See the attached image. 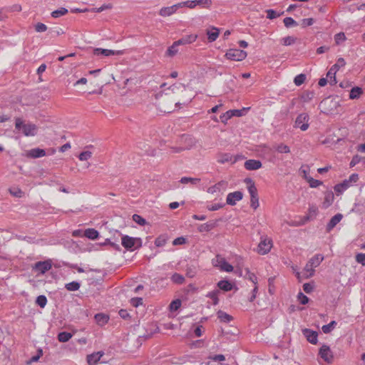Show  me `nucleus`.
Listing matches in <instances>:
<instances>
[{
  "instance_id": "nucleus-1",
  "label": "nucleus",
  "mask_w": 365,
  "mask_h": 365,
  "mask_svg": "<svg viewBox=\"0 0 365 365\" xmlns=\"http://www.w3.org/2000/svg\"><path fill=\"white\" fill-rule=\"evenodd\" d=\"M195 95L182 83H175L166 90L156 94L157 99H161V109L170 113L173 107H179L189 103Z\"/></svg>"
},
{
  "instance_id": "nucleus-2",
  "label": "nucleus",
  "mask_w": 365,
  "mask_h": 365,
  "mask_svg": "<svg viewBox=\"0 0 365 365\" xmlns=\"http://www.w3.org/2000/svg\"><path fill=\"white\" fill-rule=\"evenodd\" d=\"M15 129L21 132L24 136L34 137L38 133V126L32 123L26 122L22 118L16 117L14 119Z\"/></svg>"
},
{
  "instance_id": "nucleus-3",
  "label": "nucleus",
  "mask_w": 365,
  "mask_h": 365,
  "mask_svg": "<svg viewBox=\"0 0 365 365\" xmlns=\"http://www.w3.org/2000/svg\"><path fill=\"white\" fill-rule=\"evenodd\" d=\"M245 182L249 185L248 191L250 195V206L254 210H257L259 205L257 189L255 182L250 178H247Z\"/></svg>"
},
{
  "instance_id": "nucleus-4",
  "label": "nucleus",
  "mask_w": 365,
  "mask_h": 365,
  "mask_svg": "<svg viewBox=\"0 0 365 365\" xmlns=\"http://www.w3.org/2000/svg\"><path fill=\"white\" fill-rule=\"evenodd\" d=\"M121 243L125 249H130L133 247L135 249H139L142 245L140 238L132 237L128 235L122 237Z\"/></svg>"
},
{
  "instance_id": "nucleus-5",
  "label": "nucleus",
  "mask_w": 365,
  "mask_h": 365,
  "mask_svg": "<svg viewBox=\"0 0 365 365\" xmlns=\"http://www.w3.org/2000/svg\"><path fill=\"white\" fill-rule=\"evenodd\" d=\"M358 180L359 175L357 174H352L349 179L344 180L341 183L336 185L334 190L338 194H341Z\"/></svg>"
},
{
  "instance_id": "nucleus-6",
  "label": "nucleus",
  "mask_w": 365,
  "mask_h": 365,
  "mask_svg": "<svg viewBox=\"0 0 365 365\" xmlns=\"http://www.w3.org/2000/svg\"><path fill=\"white\" fill-rule=\"evenodd\" d=\"M247 52L240 49H229L226 53L225 57L227 59L232 61H242L247 57Z\"/></svg>"
},
{
  "instance_id": "nucleus-7",
  "label": "nucleus",
  "mask_w": 365,
  "mask_h": 365,
  "mask_svg": "<svg viewBox=\"0 0 365 365\" xmlns=\"http://www.w3.org/2000/svg\"><path fill=\"white\" fill-rule=\"evenodd\" d=\"M212 263L215 267H219L222 271L230 272L233 270V267L230 264L224 257L219 255L212 260Z\"/></svg>"
},
{
  "instance_id": "nucleus-8",
  "label": "nucleus",
  "mask_w": 365,
  "mask_h": 365,
  "mask_svg": "<svg viewBox=\"0 0 365 365\" xmlns=\"http://www.w3.org/2000/svg\"><path fill=\"white\" fill-rule=\"evenodd\" d=\"M309 117L308 114L303 113L299 114L295 120L294 127L299 128L302 130L305 131L309 128Z\"/></svg>"
},
{
  "instance_id": "nucleus-9",
  "label": "nucleus",
  "mask_w": 365,
  "mask_h": 365,
  "mask_svg": "<svg viewBox=\"0 0 365 365\" xmlns=\"http://www.w3.org/2000/svg\"><path fill=\"white\" fill-rule=\"evenodd\" d=\"M52 267V262L51 259L45 261H39L34 264L33 269L38 271L40 274H43Z\"/></svg>"
},
{
  "instance_id": "nucleus-10",
  "label": "nucleus",
  "mask_w": 365,
  "mask_h": 365,
  "mask_svg": "<svg viewBox=\"0 0 365 365\" xmlns=\"http://www.w3.org/2000/svg\"><path fill=\"white\" fill-rule=\"evenodd\" d=\"M246 109L247 108H244L241 110H230L220 116V120L224 124H226L227 120L232 116H242L243 111Z\"/></svg>"
},
{
  "instance_id": "nucleus-11",
  "label": "nucleus",
  "mask_w": 365,
  "mask_h": 365,
  "mask_svg": "<svg viewBox=\"0 0 365 365\" xmlns=\"http://www.w3.org/2000/svg\"><path fill=\"white\" fill-rule=\"evenodd\" d=\"M124 53V51L120 50V51H115V50H110V49H106V48H96L93 49V54L95 56H99L103 55L105 56H110L113 55L120 56Z\"/></svg>"
},
{
  "instance_id": "nucleus-12",
  "label": "nucleus",
  "mask_w": 365,
  "mask_h": 365,
  "mask_svg": "<svg viewBox=\"0 0 365 365\" xmlns=\"http://www.w3.org/2000/svg\"><path fill=\"white\" fill-rule=\"evenodd\" d=\"M227 187V182L221 180L216 183L215 185L210 187L207 189V192L210 194L223 193Z\"/></svg>"
},
{
  "instance_id": "nucleus-13",
  "label": "nucleus",
  "mask_w": 365,
  "mask_h": 365,
  "mask_svg": "<svg viewBox=\"0 0 365 365\" xmlns=\"http://www.w3.org/2000/svg\"><path fill=\"white\" fill-rule=\"evenodd\" d=\"M319 354L327 363H330L333 359L332 352L327 345H322L319 349Z\"/></svg>"
},
{
  "instance_id": "nucleus-14",
  "label": "nucleus",
  "mask_w": 365,
  "mask_h": 365,
  "mask_svg": "<svg viewBox=\"0 0 365 365\" xmlns=\"http://www.w3.org/2000/svg\"><path fill=\"white\" fill-rule=\"evenodd\" d=\"M178 9H180V4H179V3L171 6L163 7L159 11V15L162 17L170 16L176 13Z\"/></svg>"
},
{
  "instance_id": "nucleus-15",
  "label": "nucleus",
  "mask_w": 365,
  "mask_h": 365,
  "mask_svg": "<svg viewBox=\"0 0 365 365\" xmlns=\"http://www.w3.org/2000/svg\"><path fill=\"white\" fill-rule=\"evenodd\" d=\"M243 194L240 191H235L227 195L226 202L230 205H235L237 201L242 199Z\"/></svg>"
},
{
  "instance_id": "nucleus-16",
  "label": "nucleus",
  "mask_w": 365,
  "mask_h": 365,
  "mask_svg": "<svg viewBox=\"0 0 365 365\" xmlns=\"http://www.w3.org/2000/svg\"><path fill=\"white\" fill-rule=\"evenodd\" d=\"M302 334L307 340L312 344L317 343L318 333L309 329H302Z\"/></svg>"
},
{
  "instance_id": "nucleus-17",
  "label": "nucleus",
  "mask_w": 365,
  "mask_h": 365,
  "mask_svg": "<svg viewBox=\"0 0 365 365\" xmlns=\"http://www.w3.org/2000/svg\"><path fill=\"white\" fill-rule=\"evenodd\" d=\"M197 37L198 36L197 34H189L176 41L175 44H178V46L190 44L195 42Z\"/></svg>"
},
{
  "instance_id": "nucleus-18",
  "label": "nucleus",
  "mask_w": 365,
  "mask_h": 365,
  "mask_svg": "<svg viewBox=\"0 0 365 365\" xmlns=\"http://www.w3.org/2000/svg\"><path fill=\"white\" fill-rule=\"evenodd\" d=\"M46 155V151L41 148H34L26 153V156L29 158H38Z\"/></svg>"
},
{
  "instance_id": "nucleus-19",
  "label": "nucleus",
  "mask_w": 365,
  "mask_h": 365,
  "mask_svg": "<svg viewBox=\"0 0 365 365\" xmlns=\"http://www.w3.org/2000/svg\"><path fill=\"white\" fill-rule=\"evenodd\" d=\"M334 195L331 190H327L324 192V201L322 207L324 209L328 208L334 202Z\"/></svg>"
},
{
  "instance_id": "nucleus-20",
  "label": "nucleus",
  "mask_w": 365,
  "mask_h": 365,
  "mask_svg": "<svg viewBox=\"0 0 365 365\" xmlns=\"http://www.w3.org/2000/svg\"><path fill=\"white\" fill-rule=\"evenodd\" d=\"M262 167V163L257 160H248L245 163V168L248 170H258Z\"/></svg>"
},
{
  "instance_id": "nucleus-21",
  "label": "nucleus",
  "mask_w": 365,
  "mask_h": 365,
  "mask_svg": "<svg viewBox=\"0 0 365 365\" xmlns=\"http://www.w3.org/2000/svg\"><path fill=\"white\" fill-rule=\"evenodd\" d=\"M104 353L103 351H98L96 353H93L87 356V362L89 365H95L98 361H100L101 356Z\"/></svg>"
},
{
  "instance_id": "nucleus-22",
  "label": "nucleus",
  "mask_w": 365,
  "mask_h": 365,
  "mask_svg": "<svg viewBox=\"0 0 365 365\" xmlns=\"http://www.w3.org/2000/svg\"><path fill=\"white\" fill-rule=\"evenodd\" d=\"M259 251H270L272 248V240L269 238H264L258 245Z\"/></svg>"
},
{
  "instance_id": "nucleus-23",
  "label": "nucleus",
  "mask_w": 365,
  "mask_h": 365,
  "mask_svg": "<svg viewBox=\"0 0 365 365\" xmlns=\"http://www.w3.org/2000/svg\"><path fill=\"white\" fill-rule=\"evenodd\" d=\"M342 217L343 215L340 213L332 217L327 225V230L330 231L332 230L341 220Z\"/></svg>"
},
{
  "instance_id": "nucleus-24",
  "label": "nucleus",
  "mask_w": 365,
  "mask_h": 365,
  "mask_svg": "<svg viewBox=\"0 0 365 365\" xmlns=\"http://www.w3.org/2000/svg\"><path fill=\"white\" fill-rule=\"evenodd\" d=\"M190 145L187 148H183L180 146H171L169 148L170 152L171 153H180L185 150L190 149L192 146L195 145V140L194 139L190 138Z\"/></svg>"
},
{
  "instance_id": "nucleus-25",
  "label": "nucleus",
  "mask_w": 365,
  "mask_h": 365,
  "mask_svg": "<svg viewBox=\"0 0 365 365\" xmlns=\"http://www.w3.org/2000/svg\"><path fill=\"white\" fill-rule=\"evenodd\" d=\"M207 38L210 42L215 41L219 36L220 30L215 27H212L211 29H207L206 31Z\"/></svg>"
},
{
  "instance_id": "nucleus-26",
  "label": "nucleus",
  "mask_w": 365,
  "mask_h": 365,
  "mask_svg": "<svg viewBox=\"0 0 365 365\" xmlns=\"http://www.w3.org/2000/svg\"><path fill=\"white\" fill-rule=\"evenodd\" d=\"M89 148H93V146L91 145L86 147L84 150L79 153L78 158L80 161H88L89 159L92 158L93 153L91 150H87Z\"/></svg>"
},
{
  "instance_id": "nucleus-27",
  "label": "nucleus",
  "mask_w": 365,
  "mask_h": 365,
  "mask_svg": "<svg viewBox=\"0 0 365 365\" xmlns=\"http://www.w3.org/2000/svg\"><path fill=\"white\" fill-rule=\"evenodd\" d=\"M197 4H209V1H207V0L203 1L201 0H199V1L195 0V1H187L179 3V4H180V8L186 6L190 9L195 8V6L197 5H198Z\"/></svg>"
},
{
  "instance_id": "nucleus-28",
  "label": "nucleus",
  "mask_w": 365,
  "mask_h": 365,
  "mask_svg": "<svg viewBox=\"0 0 365 365\" xmlns=\"http://www.w3.org/2000/svg\"><path fill=\"white\" fill-rule=\"evenodd\" d=\"M83 236L89 240H93L99 237V232L93 228H88L83 231Z\"/></svg>"
},
{
  "instance_id": "nucleus-29",
  "label": "nucleus",
  "mask_w": 365,
  "mask_h": 365,
  "mask_svg": "<svg viewBox=\"0 0 365 365\" xmlns=\"http://www.w3.org/2000/svg\"><path fill=\"white\" fill-rule=\"evenodd\" d=\"M95 320L98 325L103 326L108 321V317L102 313L96 314L95 315Z\"/></svg>"
},
{
  "instance_id": "nucleus-30",
  "label": "nucleus",
  "mask_w": 365,
  "mask_h": 365,
  "mask_svg": "<svg viewBox=\"0 0 365 365\" xmlns=\"http://www.w3.org/2000/svg\"><path fill=\"white\" fill-rule=\"evenodd\" d=\"M217 317L222 322L227 323L232 320V317L223 311H218L217 313Z\"/></svg>"
},
{
  "instance_id": "nucleus-31",
  "label": "nucleus",
  "mask_w": 365,
  "mask_h": 365,
  "mask_svg": "<svg viewBox=\"0 0 365 365\" xmlns=\"http://www.w3.org/2000/svg\"><path fill=\"white\" fill-rule=\"evenodd\" d=\"M363 93L362 88L360 87H354L351 88L349 94L350 99H356L360 97V96Z\"/></svg>"
},
{
  "instance_id": "nucleus-32",
  "label": "nucleus",
  "mask_w": 365,
  "mask_h": 365,
  "mask_svg": "<svg viewBox=\"0 0 365 365\" xmlns=\"http://www.w3.org/2000/svg\"><path fill=\"white\" fill-rule=\"evenodd\" d=\"M274 149L279 153H289L290 148L288 145L284 143L277 144L274 146Z\"/></svg>"
},
{
  "instance_id": "nucleus-33",
  "label": "nucleus",
  "mask_w": 365,
  "mask_h": 365,
  "mask_svg": "<svg viewBox=\"0 0 365 365\" xmlns=\"http://www.w3.org/2000/svg\"><path fill=\"white\" fill-rule=\"evenodd\" d=\"M217 287L225 292L230 291L232 289V284L227 280H221L217 283Z\"/></svg>"
},
{
  "instance_id": "nucleus-34",
  "label": "nucleus",
  "mask_w": 365,
  "mask_h": 365,
  "mask_svg": "<svg viewBox=\"0 0 365 365\" xmlns=\"http://www.w3.org/2000/svg\"><path fill=\"white\" fill-rule=\"evenodd\" d=\"M324 259V256L321 254L316 255L314 257L309 259V263H311L314 267H318L320 263Z\"/></svg>"
},
{
  "instance_id": "nucleus-35",
  "label": "nucleus",
  "mask_w": 365,
  "mask_h": 365,
  "mask_svg": "<svg viewBox=\"0 0 365 365\" xmlns=\"http://www.w3.org/2000/svg\"><path fill=\"white\" fill-rule=\"evenodd\" d=\"M72 334L67 331H62L58 334V339L61 342H67L72 337Z\"/></svg>"
},
{
  "instance_id": "nucleus-36",
  "label": "nucleus",
  "mask_w": 365,
  "mask_h": 365,
  "mask_svg": "<svg viewBox=\"0 0 365 365\" xmlns=\"http://www.w3.org/2000/svg\"><path fill=\"white\" fill-rule=\"evenodd\" d=\"M314 267L311 263H309V262H308L307 263V264L304 269L306 278H308V277L314 275Z\"/></svg>"
},
{
  "instance_id": "nucleus-37",
  "label": "nucleus",
  "mask_w": 365,
  "mask_h": 365,
  "mask_svg": "<svg viewBox=\"0 0 365 365\" xmlns=\"http://www.w3.org/2000/svg\"><path fill=\"white\" fill-rule=\"evenodd\" d=\"M178 46V44H175V41L170 46L168 50L166 51V56L168 57H173L175 56L178 52V50L177 47Z\"/></svg>"
},
{
  "instance_id": "nucleus-38",
  "label": "nucleus",
  "mask_w": 365,
  "mask_h": 365,
  "mask_svg": "<svg viewBox=\"0 0 365 365\" xmlns=\"http://www.w3.org/2000/svg\"><path fill=\"white\" fill-rule=\"evenodd\" d=\"M9 193L14 197L21 198L24 196V192L19 187L9 188Z\"/></svg>"
},
{
  "instance_id": "nucleus-39",
  "label": "nucleus",
  "mask_w": 365,
  "mask_h": 365,
  "mask_svg": "<svg viewBox=\"0 0 365 365\" xmlns=\"http://www.w3.org/2000/svg\"><path fill=\"white\" fill-rule=\"evenodd\" d=\"M336 325V322L335 321H331L329 324L322 326V331L324 334H329L334 329Z\"/></svg>"
},
{
  "instance_id": "nucleus-40",
  "label": "nucleus",
  "mask_w": 365,
  "mask_h": 365,
  "mask_svg": "<svg viewBox=\"0 0 365 365\" xmlns=\"http://www.w3.org/2000/svg\"><path fill=\"white\" fill-rule=\"evenodd\" d=\"M168 237L166 235H160L155 239V244L156 247H160L165 245L168 241Z\"/></svg>"
},
{
  "instance_id": "nucleus-41",
  "label": "nucleus",
  "mask_w": 365,
  "mask_h": 365,
  "mask_svg": "<svg viewBox=\"0 0 365 365\" xmlns=\"http://www.w3.org/2000/svg\"><path fill=\"white\" fill-rule=\"evenodd\" d=\"M172 281L178 284H181L185 282V278L182 274L175 273L171 277Z\"/></svg>"
},
{
  "instance_id": "nucleus-42",
  "label": "nucleus",
  "mask_w": 365,
  "mask_h": 365,
  "mask_svg": "<svg viewBox=\"0 0 365 365\" xmlns=\"http://www.w3.org/2000/svg\"><path fill=\"white\" fill-rule=\"evenodd\" d=\"M68 13V9L66 8H60L59 9L55 10L51 13V16L53 18H58Z\"/></svg>"
},
{
  "instance_id": "nucleus-43",
  "label": "nucleus",
  "mask_w": 365,
  "mask_h": 365,
  "mask_svg": "<svg viewBox=\"0 0 365 365\" xmlns=\"http://www.w3.org/2000/svg\"><path fill=\"white\" fill-rule=\"evenodd\" d=\"M200 181V179L199 178H188V177H183L180 179V182L182 184H187V183H192L193 185H195L198 183Z\"/></svg>"
},
{
  "instance_id": "nucleus-44",
  "label": "nucleus",
  "mask_w": 365,
  "mask_h": 365,
  "mask_svg": "<svg viewBox=\"0 0 365 365\" xmlns=\"http://www.w3.org/2000/svg\"><path fill=\"white\" fill-rule=\"evenodd\" d=\"M336 71L335 70H332V68L329 69L328 71L327 76L329 78V83L330 84H336Z\"/></svg>"
},
{
  "instance_id": "nucleus-45",
  "label": "nucleus",
  "mask_w": 365,
  "mask_h": 365,
  "mask_svg": "<svg viewBox=\"0 0 365 365\" xmlns=\"http://www.w3.org/2000/svg\"><path fill=\"white\" fill-rule=\"evenodd\" d=\"M36 303L41 307L44 308L47 304V299L44 295H39L36 299Z\"/></svg>"
},
{
  "instance_id": "nucleus-46",
  "label": "nucleus",
  "mask_w": 365,
  "mask_h": 365,
  "mask_svg": "<svg viewBox=\"0 0 365 365\" xmlns=\"http://www.w3.org/2000/svg\"><path fill=\"white\" fill-rule=\"evenodd\" d=\"M65 287L68 291H76L80 288V284L77 282H71L66 284Z\"/></svg>"
},
{
  "instance_id": "nucleus-47",
  "label": "nucleus",
  "mask_w": 365,
  "mask_h": 365,
  "mask_svg": "<svg viewBox=\"0 0 365 365\" xmlns=\"http://www.w3.org/2000/svg\"><path fill=\"white\" fill-rule=\"evenodd\" d=\"M297 38L294 36H287L282 38V43L284 46H290L296 42Z\"/></svg>"
},
{
  "instance_id": "nucleus-48",
  "label": "nucleus",
  "mask_w": 365,
  "mask_h": 365,
  "mask_svg": "<svg viewBox=\"0 0 365 365\" xmlns=\"http://www.w3.org/2000/svg\"><path fill=\"white\" fill-rule=\"evenodd\" d=\"M133 220L137 224L142 225V226L145 225L147 224V221L143 217H142L140 215H137V214H134L133 215Z\"/></svg>"
},
{
  "instance_id": "nucleus-49",
  "label": "nucleus",
  "mask_w": 365,
  "mask_h": 365,
  "mask_svg": "<svg viewBox=\"0 0 365 365\" xmlns=\"http://www.w3.org/2000/svg\"><path fill=\"white\" fill-rule=\"evenodd\" d=\"M218 293H219V291L216 290V291L209 292L207 295V297H208L209 298L212 299L214 305H216L218 304V301H219L218 297H217Z\"/></svg>"
},
{
  "instance_id": "nucleus-50",
  "label": "nucleus",
  "mask_w": 365,
  "mask_h": 365,
  "mask_svg": "<svg viewBox=\"0 0 365 365\" xmlns=\"http://www.w3.org/2000/svg\"><path fill=\"white\" fill-rule=\"evenodd\" d=\"M345 64V60L343 58H339L337 62L331 67L332 70L337 71L340 68L344 67Z\"/></svg>"
},
{
  "instance_id": "nucleus-51",
  "label": "nucleus",
  "mask_w": 365,
  "mask_h": 365,
  "mask_svg": "<svg viewBox=\"0 0 365 365\" xmlns=\"http://www.w3.org/2000/svg\"><path fill=\"white\" fill-rule=\"evenodd\" d=\"M307 181L309 183L311 187H317L322 184V182L311 178H307Z\"/></svg>"
},
{
  "instance_id": "nucleus-52",
  "label": "nucleus",
  "mask_w": 365,
  "mask_h": 365,
  "mask_svg": "<svg viewBox=\"0 0 365 365\" xmlns=\"http://www.w3.org/2000/svg\"><path fill=\"white\" fill-rule=\"evenodd\" d=\"M306 80V76L304 74H299L298 76H297L294 79V82L295 83L296 86H300L302 85V83H304V82Z\"/></svg>"
},
{
  "instance_id": "nucleus-53",
  "label": "nucleus",
  "mask_w": 365,
  "mask_h": 365,
  "mask_svg": "<svg viewBox=\"0 0 365 365\" xmlns=\"http://www.w3.org/2000/svg\"><path fill=\"white\" fill-rule=\"evenodd\" d=\"M245 277L247 278L251 282H252L255 285L257 284V277L255 276L254 273L250 272L248 269H246Z\"/></svg>"
},
{
  "instance_id": "nucleus-54",
  "label": "nucleus",
  "mask_w": 365,
  "mask_h": 365,
  "mask_svg": "<svg viewBox=\"0 0 365 365\" xmlns=\"http://www.w3.org/2000/svg\"><path fill=\"white\" fill-rule=\"evenodd\" d=\"M181 305V301L180 299L173 300L170 304V309L171 311L178 310Z\"/></svg>"
},
{
  "instance_id": "nucleus-55",
  "label": "nucleus",
  "mask_w": 365,
  "mask_h": 365,
  "mask_svg": "<svg viewBox=\"0 0 365 365\" xmlns=\"http://www.w3.org/2000/svg\"><path fill=\"white\" fill-rule=\"evenodd\" d=\"M212 228H213L212 224L205 223V224L200 225V227H198V230L200 232H209Z\"/></svg>"
},
{
  "instance_id": "nucleus-56",
  "label": "nucleus",
  "mask_w": 365,
  "mask_h": 365,
  "mask_svg": "<svg viewBox=\"0 0 365 365\" xmlns=\"http://www.w3.org/2000/svg\"><path fill=\"white\" fill-rule=\"evenodd\" d=\"M283 21L286 27H290L297 25V23L291 17H286Z\"/></svg>"
},
{
  "instance_id": "nucleus-57",
  "label": "nucleus",
  "mask_w": 365,
  "mask_h": 365,
  "mask_svg": "<svg viewBox=\"0 0 365 365\" xmlns=\"http://www.w3.org/2000/svg\"><path fill=\"white\" fill-rule=\"evenodd\" d=\"M313 97L314 93L309 91L305 92L301 96V98L304 102H308L312 99Z\"/></svg>"
},
{
  "instance_id": "nucleus-58",
  "label": "nucleus",
  "mask_w": 365,
  "mask_h": 365,
  "mask_svg": "<svg viewBox=\"0 0 365 365\" xmlns=\"http://www.w3.org/2000/svg\"><path fill=\"white\" fill-rule=\"evenodd\" d=\"M356 261L361 265H365V253L359 252L356 255Z\"/></svg>"
},
{
  "instance_id": "nucleus-59",
  "label": "nucleus",
  "mask_w": 365,
  "mask_h": 365,
  "mask_svg": "<svg viewBox=\"0 0 365 365\" xmlns=\"http://www.w3.org/2000/svg\"><path fill=\"white\" fill-rule=\"evenodd\" d=\"M101 245H110V248L113 250H118L119 245L110 241L108 239H106L105 241L101 243Z\"/></svg>"
},
{
  "instance_id": "nucleus-60",
  "label": "nucleus",
  "mask_w": 365,
  "mask_h": 365,
  "mask_svg": "<svg viewBox=\"0 0 365 365\" xmlns=\"http://www.w3.org/2000/svg\"><path fill=\"white\" fill-rule=\"evenodd\" d=\"M297 298L302 304H307L309 302V298L302 292L298 294Z\"/></svg>"
},
{
  "instance_id": "nucleus-61",
  "label": "nucleus",
  "mask_w": 365,
  "mask_h": 365,
  "mask_svg": "<svg viewBox=\"0 0 365 365\" xmlns=\"http://www.w3.org/2000/svg\"><path fill=\"white\" fill-rule=\"evenodd\" d=\"M36 32H44L47 30V26L43 23H38L35 26Z\"/></svg>"
},
{
  "instance_id": "nucleus-62",
  "label": "nucleus",
  "mask_w": 365,
  "mask_h": 365,
  "mask_svg": "<svg viewBox=\"0 0 365 365\" xmlns=\"http://www.w3.org/2000/svg\"><path fill=\"white\" fill-rule=\"evenodd\" d=\"M231 160L232 158L229 154H224L218 159V163L223 164L225 163L230 161Z\"/></svg>"
},
{
  "instance_id": "nucleus-63",
  "label": "nucleus",
  "mask_w": 365,
  "mask_h": 365,
  "mask_svg": "<svg viewBox=\"0 0 365 365\" xmlns=\"http://www.w3.org/2000/svg\"><path fill=\"white\" fill-rule=\"evenodd\" d=\"M131 304L133 307H138L143 304V299L140 297H135L131 299Z\"/></svg>"
},
{
  "instance_id": "nucleus-64",
  "label": "nucleus",
  "mask_w": 365,
  "mask_h": 365,
  "mask_svg": "<svg viewBox=\"0 0 365 365\" xmlns=\"http://www.w3.org/2000/svg\"><path fill=\"white\" fill-rule=\"evenodd\" d=\"M314 20L312 18L304 19L302 21V26L303 27L312 26L314 24Z\"/></svg>"
}]
</instances>
